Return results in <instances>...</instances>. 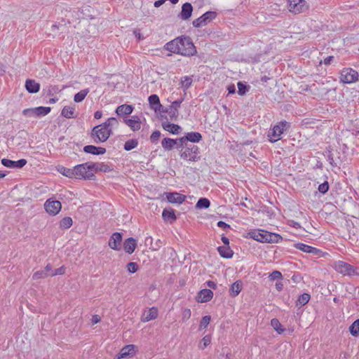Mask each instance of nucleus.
Returning a JSON list of instances; mask_svg holds the SVG:
<instances>
[{"instance_id":"f257e3e1","label":"nucleus","mask_w":359,"mask_h":359,"mask_svg":"<svg viewBox=\"0 0 359 359\" xmlns=\"http://www.w3.org/2000/svg\"><path fill=\"white\" fill-rule=\"evenodd\" d=\"M248 236L260 243H278L282 240L279 234L261 229L249 231Z\"/></svg>"},{"instance_id":"f03ea898","label":"nucleus","mask_w":359,"mask_h":359,"mask_svg":"<svg viewBox=\"0 0 359 359\" xmlns=\"http://www.w3.org/2000/svg\"><path fill=\"white\" fill-rule=\"evenodd\" d=\"M111 135L112 131L105 123L95 126L90 133V137L96 144L106 142Z\"/></svg>"},{"instance_id":"7ed1b4c3","label":"nucleus","mask_w":359,"mask_h":359,"mask_svg":"<svg viewBox=\"0 0 359 359\" xmlns=\"http://www.w3.org/2000/svg\"><path fill=\"white\" fill-rule=\"evenodd\" d=\"M290 127V123L286 121H281L270 129L268 133L269 140L271 142H276L281 139V135L284 131L287 130Z\"/></svg>"},{"instance_id":"20e7f679","label":"nucleus","mask_w":359,"mask_h":359,"mask_svg":"<svg viewBox=\"0 0 359 359\" xmlns=\"http://www.w3.org/2000/svg\"><path fill=\"white\" fill-rule=\"evenodd\" d=\"M179 41L180 55L184 56H192L196 53V47L189 36H179Z\"/></svg>"},{"instance_id":"39448f33","label":"nucleus","mask_w":359,"mask_h":359,"mask_svg":"<svg viewBox=\"0 0 359 359\" xmlns=\"http://www.w3.org/2000/svg\"><path fill=\"white\" fill-rule=\"evenodd\" d=\"M334 269L336 271L344 276H359V268L354 267L348 263L343 261H337L334 264Z\"/></svg>"},{"instance_id":"423d86ee","label":"nucleus","mask_w":359,"mask_h":359,"mask_svg":"<svg viewBox=\"0 0 359 359\" xmlns=\"http://www.w3.org/2000/svg\"><path fill=\"white\" fill-rule=\"evenodd\" d=\"M74 177L81 179H90L93 176V169L92 168L91 163H86L76 165L74 169Z\"/></svg>"},{"instance_id":"0eeeda50","label":"nucleus","mask_w":359,"mask_h":359,"mask_svg":"<svg viewBox=\"0 0 359 359\" xmlns=\"http://www.w3.org/2000/svg\"><path fill=\"white\" fill-rule=\"evenodd\" d=\"M358 73L352 68H344L341 71L340 81L344 83H351L358 80Z\"/></svg>"},{"instance_id":"6e6552de","label":"nucleus","mask_w":359,"mask_h":359,"mask_svg":"<svg viewBox=\"0 0 359 359\" xmlns=\"http://www.w3.org/2000/svg\"><path fill=\"white\" fill-rule=\"evenodd\" d=\"M217 17V13L215 11H207L201 17L194 20L192 25L194 27L199 28L207 25Z\"/></svg>"},{"instance_id":"1a4fd4ad","label":"nucleus","mask_w":359,"mask_h":359,"mask_svg":"<svg viewBox=\"0 0 359 359\" xmlns=\"http://www.w3.org/2000/svg\"><path fill=\"white\" fill-rule=\"evenodd\" d=\"M287 2L289 11L294 14L305 12L308 9L305 0H287Z\"/></svg>"},{"instance_id":"9d476101","label":"nucleus","mask_w":359,"mask_h":359,"mask_svg":"<svg viewBox=\"0 0 359 359\" xmlns=\"http://www.w3.org/2000/svg\"><path fill=\"white\" fill-rule=\"evenodd\" d=\"M180 156L182 158L191 161H197L200 159L199 148L196 147H187L186 150H180Z\"/></svg>"},{"instance_id":"9b49d317","label":"nucleus","mask_w":359,"mask_h":359,"mask_svg":"<svg viewBox=\"0 0 359 359\" xmlns=\"http://www.w3.org/2000/svg\"><path fill=\"white\" fill-rule=\"evenodd\" d=\"M44 208L48 215L55 216L61 210L62 204L59 201L49 198L45 202Z\"/></svg>"},{"instance_id":"f8f14e48","label":"nucleus","mask_w":359,"mask_h":359,"mask_svg":"<svg viewBox=\"0 0 359 359\" xmlns=\"http://www.w3.org/2000/svg\"><path fill=\"white\" fill-rule=\"evenodd\" d=\"M50 110L51 109L49 107H38L36 108L25 109L23 111V114L27 116H41L48 114Z\"/></svg>"},{"instance_id":"ddd939ff","label":"nucleus","mask_w":359,"mask_h":359,"mask_svg":"<svg viewBox=\"0 0 359 359\" xmlns=\"http://www.w3.org/2000/svg\"><path fill=\"white\" fill-rule=\"evenodd\" d=\"M294 247L296 249L299 250H301L302 252H306V253H309V254H312V255H314L320 256L321 254H322V251L320 249H318L316 248L308 245H306L305 243H294Z\"/></svg>"},{"instance_id":"4468645a","label":"nucleus","mask_w":359,"mask_h":359,"mask_svg":"<svg viewBox=\"0 0 359 359\" xmlns=\"http://www.w3.org/2000/svg\"><path fill=\"white\" fill-rule=\"evenodd\" d=\"M27 161L26 159L22 158L18 161H12L8 158H3L1 160V163L5 167L10 168H22L27 164Z\"/></svg>"},{"instance_id":"2eb2a0df","label":"nucleus","mask_w":359,"mask_h":359,"mask_svg":"<svg viewBox=\"0 0 359 359\" xmlns=\"http://www.w3.org/2000/svg\"><path fill=\"white\" fill-rule=\"evenodd\" d=\"M121 241L122 234L119 232H115L111 236L108 244L112 250H120Z\"/></svg>"},{"instance_id":"dca6fc26","label":"nucleus","mask_w":359,"mask_h":359,"mask_svg":"<svg viewBox=\"0 0 359 359\" xmlns=\"http://www.w3.org/2000/svg\"><path fill=\"white\" fill-rule=\"evenodd\" d=\"M123 122L130 128L133 131L139 130L141 128V121L139 116H133L131 118H123Z\"/></svg>"},{"instance_id":"f3484780","label":"nucleus","mask_w":359,"mask_h":359,"mask_svg":"<svg viewBox=\"0 0 359 359\" xmlns=\"http://www.w3.org/2000/svg\"><path fill=\"white\" fill-rule=\"evenodd\" d=\"M202 140V135L198 132L187 133L184 136L179 138L180 142H185L189 141L191 143L199 142Z\"/></svg>"},{"instance_id":"a211bd4d","label":"nucleus","mask_w":359,"mask_h":359,"mask_svg":"<svg viewBox=\"0 0 359 359\" xmlns=\"http://www.w3.org/2000/svg\"><path fill=\"white\" fill-rule=\"evenodd\" d=\"M184 97H181L180 99L172 102L171 105L169 107L170 111H168L170 119H176L178 117V109L180 107V104L184 101Z\"/></svg>"},{"instance_id":"6ab92c4d","label":"nucleus","mask_w":359,"mask_h":359,"mask_svg":"<svg viewBox=\"0 0 359 359\" xmlns=\"http://www.w3.org/2000/svg\"><path fill=\"white\" fill-rule=\"evenodd\" d=\"M192 12V5L189 2H186L182 5V11L178 15V17L183 20H187L191 18Z\"/></svg>"},{"instance_id":"aec40b11","label":"nucleus","mask_w":359,"mask_h":359,"mask_svg":"<svg viewBox=\"0 0 359 359\" xmlns=\"http://www.w3.org/2000/svg\"><path fill=\"white\" fill-rule=\"evenodd\" d=\"M166 198L169 203L182 204L186 199V196L182 194L172 192L167 193Z\"/></svg>"},{"instance_id":"412c9836","label":"nucleus","mask_w":359,"mask_h":359,"mask_svg":"<svg viewBox=\"0 0 359 359\" xmlns=\"http://www.w3.org/2000/svg\"><path fill=\"white\" fill-rule=\"evenodd\" d=\"M213 297V292L209 289L201 290L196 297V300L200 303L208 302L211 300Z\"/></svg>"},{"instance_id":"4be33fe9","label":"nucleus","mask_w":359,"mask_h":359,"mask_svg":"<svg viewBox=\"0 0 359 359\" xmlns=\"http://www.w3.org/2000/svg\"><path fill=\"white\" fill-rule=\"evenodd\" d=\"M135 346L133 344H129L123 346L120 353L116 355V359H121L127 356H132L135 354Z\"/></svg>"},{"instance_id":"5701e85b","label":"nucleus","mask_w":359,"mask_h":359,"mask_svg":"<svg viewBox=\"0 0 359 359\" xmlns=\"http://www.w3.org/2000/svg\"><path fill=\"white\" fill-rule=\"evenodd\" d=\"M179 37L168 42L165 45V49L171 53L180 54V48L179 47Z\"/></svg>"},{"instance_id":"b1692460","label":"nucleus","mask_w":359,"mask_h":359,"mask_svg":"<svg viewBox=\"0 0 359 359\" xmlns=\"http://www.w3.org/2000/svg\"><path fill=\"white\" fill-rule=\"evenodd\" d=\"M83 151L93 155H102L106 153V149L94 145H86L83 147Z\"/></svg>"},{"instance_id":"393cba45","label":"nucleus","mask_w":359,"mask_h":359,"mask_svg":"<svg viewBox=\"0 0 359 359\" xmlns=\"http://www.w3.org/2000/svg\"><path fill=\"white\" fill-rule=\"evenodd\" d=\"M133 109L134 107L133 105L124 104L117 107L116 109V114L118 116L130 115L133 113Z\"/></svg>"},{"instance_id":"a878e982","label":"nucleus","mask_w":359,"mask_h":359,"mask_svg":"<svg viewBox=\"0 0 359 359\" xmlns=\"http://www.w3.org/2000/svg\"><path fill=\"white\" fill-rule=\"evenodd\" d=\"M136 247H137V241L132 237L127 238L126 240H125V241L123 243L124 250L130 255L132 254L135 251Z\"/></svg>"},{"instance_id":"bb28decb","label":"nucleus","mask_w":359,"mask_h":359,"mask_svg":"<svg viewBox=\"0 0 359 359\" xmlns=\"http://www.w3.org/2000/svg\"><path fill=\"white\" fill-rule=\"evenodd\" d=\"M162 217L165 221L169 222L170 224H172L177 219L175 210L171 208H165L163 210Z\"/></svg>"},{"instance_id":"cd10ccee","label":"nucleus","mask_w":359,"mask_h":359,"mask_svg":"<svg viewBox=\"0 0 359 359\" xmlns=\"http://www.w3.org/2000/svg\"><path fill=\"white\" fill-rule=\"evenodd\" d=\"M25 88L29 93H36L40 90V84L33 79H27L25 81Z\"/></svg>"},{"instance_id":"c85d7f7f","label":"nucleus","mask_w":359,"mask_h":359,"mask_svg":"<svg viewBox=\"0 0 359 359\" xmlns=\"http://www.w3.org/2000/svg\"><path fill=\"white\" fill-rule=\"evenodd\" d=\"M148 100L149 105L153 110H154L156 112L161 110L162 104H161L159 97L157 95L153 94L150 95Z\"/></svg>"},{"instance_id":"c756f323","label":"nucleus","mask_w":359,"mask_h":359,"mask_svg":"<svg viewBox=\"0 0 359 359\" xmlns=\"http://www.w3.org/2000/svg\"><path fill=\"white\" fill-rule=\"evenodd\" d=\"M158 316V309L156 307L150 308L142 316L143 322H148L154 320Z\"/></svg>"},{"instance_id":"7c9ffc66","label":"nucleus","mask_w":359,"mask_h":359,"mask_svg":"<svg viewBox=\"0 0 359 359\" xmlns=\"http://www.w3.org/2000/svg\"><path fill=\"white\" fill-rule=\"evenodd\" d=\"M217 250L219 255L226 259L231 258L233 255V252L229 245L219 246Z\"/></svg>"},{"instance_id":"2f4dec72","label":"nucleus","mask_w":359,"mask_h":359,"mask_svg":"<svg viewBox=\"0 0 359 359\" xmlns=\"http://www.w3.org/2000/svg\"><path fill=\"white\" fill-rule=\"evenodd\" d=\"M177 141H179V139L174 140V139L165 137L162 140L161 145H162V147L165 151H170L175 147V144H177V142H178Z\"/></svg>"},{"instance_id":"473e14b6","label":"nucleus","mask_w":359,"mask_h":359,"mask_svg":"<svg viewBox=\"0 0 359 359\" xmlns=\"http://www.w3.org/2000/svg\"><path fill=\"white\" fill-rule=\"evenodd\" d=\"M162 127L164 130L172 134H178L181 130V127L180 126L168 122H163Z\"/></svg>"},{"instance_id":"72a5a7b5","label":"nucleus","mask_w":359,"mask_h":359,"mask_svg":"<svg viewBox=\"0 0 359 359\" xmlns=\"http://www.w3.org/2000/svg\"><path fill=\"white\" fill-rule=\"evenodd\" d=\"M92 168L93 169V172L97 171H101L104 172H110L112 170V168L110 165L104 163H91Z\"/></svg>"},{"instance_id":"f704fd0d","label":"nucleus","mask_w":359,"mask_h":359,"mask_svg":"<svg viewBox=\"0 0 359 359\" xmlns=\"http://www.w3.org/2000/svg\"><path fill=\"white\" fill-rule=\"evenodd\" d=\"M242 287V282L237 280L234 282L230 287V294L232 297H236L241 292Z\"/></svg>"},{"instance_id":"c9c22d12","label":"nucleus","mask_w":359,"mask_h":359,"mask_svg":"<svg viewBox=\"0 0 359 359\" xmlns=\"http://www.w3.org/2000/svg\"><path fill=\"white\" fill-rule=\"evenodd\" d=\"M192 81V79L190 76H186L182 78L180 84L184 91V95H186V90L191 86Z\"/></svg>"},{"instance_id":"e433bc0d","label":"nucleus","mask_w":359,"mask_h":359,"mask_svg":"<svg viewBox=\"0 0 359 359\" xmlns=\"http://www.w3.org/2000/svg\"><path fill=\"white\" fill-rule=\"evenodd\" d=\"M73 224L72 219L70 217H65L60 222V228L62 229H69Z\"/></svg>"},{"instance_id":"4c0bfd02","label":"nucleus","mask_w":359,"mask_h":359,"mask_svg":"<svg viewBox=\"0 0 359 359\" xmlns=\"http://www.w3.org/2000/svg\"><path fill=\"white\" fill-rule=\"evenodd\" d=\"M210 206V201L206 198H201L196 204L198 209H207Z\"/></svg>"},{"instance_id":"58836bf2","label":"nucleus","mask_w":359,"mask_h":359,"mask_svg":"<svg viewBox=\"0 0 359 359\" xmlns=\"http://www.w3.org/2000/svg\"><path fill=\"white\" fill-rule=\"evenodd\" d=\"M88 93V88L81 90V91L75 94L74 97V102L77 103L82 102L85 99Z\"/></svg>"},{"instance_id":"ea45409f","label":"nucleus","mask_w":359,"mask_h":359,"mask_svg":"<svg viewBox=\"0 0 359 359\" xmlns=\"http://www.w3.org/2000/svg\"><path fill=\"white\" fill-rule=\"evenodd\" d=\"M74 108L69 106H65L61 112L62 116L67 118H71L74 117Z\"/></svg>"},{"instance_id":"a19ab883","label":"nucleus","mask_w":359,"mask_h":359,"mask_svg":"<svg viewBox=\"0 0 359 359\" xmlns=\"http://www.w3.org/2000/svg\"><path fill=\"white\" fill-rule=\"evenodd\" d=\"M238 86V93L239 95H244L248 90H250V86L247 85L246 83L239 81L237 83Z\"/></svg>"},{"instance_id":"79ce46f5","label":"nucleus","mask_w":359,"mask_h":359,"mask_svg":"<svg viewBox=\"0 0 359 359\" xmlns=\"http://www.w3.org/2000/svg\"><path fill=\"white\" fill-rule=\"evenodd\" d=\"M351 335L357 337L359 335V319L355 320L349 327Z\"/></svg>"},{"instance_id":"37998d69","label":"nucleus","mask_w":359,"mask_h":359,"mask_svg":"<svg viewBox=\"0 0 359 359\" xmlns=\"http://www.w3.org/2000/svg\"><path fill=\"white\" fill-rule=\"evenodd\" d=\"M310 297V294L308 293L301 294L297 301V306H304L309 302Z\"/></svg>"},{"instance_id":"c03bdc74","label":"nucleus","mask_w":359,"mask_h":359,"mask_svg":"<svg viewBox=\"0 0 359 359\" xmlns=\"http://www.w3.org/2000/svg\"><path fill=\"white\" fill-rule=\"evenodd\" d=\"M57 171L61 173L62 175L69 177V178H73L74 177V172L73 170L69 168H66L63 166H60L57 168Z\"/></svg>"},{"instance_id":"a18cd8bd","label":"nucleus","mask_w":359,"mask_h":359,"mask_svg":"<svg viewBox=\"0 0 359 359\" xmlns=\"http://www.w3.org/2000/svg\"><path fill=\"white\" fill-rule=\"evenodd\" d=\"M271 325L278 334H281L285 331V329L282 327V325L277 318H273L271 320Z\"/></svg>"},{"instance_id":"49530a36","label":"nucleus","mask_w":359,"mask_h":359,"mask_svg":"<svg viewBox=\"0 0 359 359\" xmlns=\"http://www.w3.org/2000/svg\"><path fill=\"white\" fill-rule=\"evenodd\" d=\"M138 144L137 140L131 139L126 141L124 144V149L126 151H130L135 149Z\"/></svg>"},{"instance_id":"de8ad7c7","label":"nucleus","mask_w":359,"mask_h":359,"mask_svg":"<svg viewBox=\"0 0 359 359\" xmlns=\"http://www.w3.org/2000/svg\"><path fill=\"white\" fill-rule=\"evenodd\" d=\"M50 276V273H48L46 271L44 270H40V271H36L33 276H32V278L34 280H38V279H41V278H47L48 276Z\"/></svg>"},{"instance_id":"09e8293b","label":"nucleus","mask_w":359,"mask_h":359,"mask_svg":"<svg viewBox=\"0 0 359 359\" xmlns=\"http://www.w3.org/2000/svg\"><path fill=\"white\" fill-rule=\"evenodd\" d=\"M127 271L130 273H134L138 270V264L136 262H129L126 265Z\"/></svg>"},{"instance_id":"8fccbe9b","label":"nucleus","mask_w":359,"mask_h":359,"mask_svg":"<svg viewBox=\"0 0 359 359\" xmlns=\"http://www.w3.org/2000/svg\"><path fill=\"white\" fill-rule=\"evenodd\" d=\"M104 123L108 124V127L111 131L114 126H118V120L115 117L109 118Z\"/></svg>"},{"instance_id":"3c124183","label":"nucleus","mask_w":359,"mask_h":359,"mask_svg":"<svg viewBox=\"0 0 359 359\" xmlns=\"http://www.w3.org/2000/svg\"><path fill=\"white\" fill-rule=\"evenodd\" d=\"M325 156L332 166H337L338 161L334 159V154L330 151H326Z\"/></svg>"},{"instance_id":"603ef678","label":"nucleus","mask_w":359,"mask_h":359,"mask_svg":"<svg viewBox=\"0 0 359 359\" xmlns=\"http://www.w3.org/2000/svg\"><path fill=\"white\" fill-rule=\"evenodd\" d=\"M320 193L325 194L329 190L328 181H324L323 183L320 184L318 188Z\"/></svg>"},{"instance_id":"864d4df0","label":"nucleus","mask_w":359,"mask_h":359,"mask_svg":"<svg viewBox=\"0 0 359 359\" xmlns=\"http://www.w3.org/2000/svg\"><path fill=\"white\" fill-rule=\"evenodd\" d=\"M211 318L210 316H205L202 318L200 323V327L206 328L210 322Z\"/></svg>"},{"instance_id":"5fc2aeb1","label":"nucleus","mask_w":359,"mask_h":359,"mask_svg":"<svg viewBox=\"0 0 359 359\" xmlns=\"http://www.w3.org/2000/svg\"><path fill=\"white\" fill-rule=\"evenodd\" d=\"M161 137V133L158 130H155L150 136V140L152 143H157Z\"/></svg>"},{"instance_id":"6e6d98bb","label":"nucleus","mask_w":359,"mask_h":359,"mask_svg":"<svg viewBox=\"0 0 359 359\" xmlns=\"http://www.w3.org/2000/svg\"><path fill=\"white\" fill-rule=\"evenodd\" d=\"M210 344V339L208 336H205L199 345L201 349H204Z\"/></svg>"},{"instance_id":"4d7b16f0","label":"nucleus","mask_w":359,"mask_h":359,"mask_svg":"<svg viewBox=\"0 0 359 359\" xmlns=\"http://www.w3.org/2000/svg\"><path fill=\"white\" fill-rule=\"evenodd\" d=\"M269 278L271 280L281 279L283 278L282 273L278 271H273L270 275Z\"/></svg>"},{"instance_id":"13d9d810","label":"nucleus","mask_w":359,"mask_h":359,"mask_svg":"<svg viewBox=\"0 0 359 359\" xmlns=\"http://www.w3.org/2000/svg\"><path fill=\"white\" fill-rule=\"evenodd\" d=\"M65 267L64 266H62L60 268L56 269L54 270L52 273H50L51 276H55L57 275H63L65 273Z\"/></svg>"},{"instance_id":"bf43d9fd","label":"nucleus","mask_w":359,"mask_h":359,"mask_svg":"<svg viewBox=\"0 0 359 359\" xmlns=\"http://www.w3.org/2000/svg\"><path fill=\"white\" fill-rule=\"evenodd\" d=\"M218 227L222 228L223 229H229L230 225L223 221H219L217 224Z\"/></svg>"},{"instance_id":"052dcab7","label":"nucleus","mask_w":359,"mask_h":359,"mask_svg":"<svg viewBox=\"0 0 359 359\" xmlns=\"http://www.w3.org/2000/svg\"><path fill=\"white\" fill-rule=\"evenodd\" d=\"M189 141H186L185 142H180V146H183V150L187 149V147L191 148V147H196V145L193 144V143L190 142Z\"/></svg>"},{"instance_id":"680f3d73","label":"nucleus","mask_w":359,"mask_h":359,"mask_svg":"<svg viewBox=\"0 0 359 359\" xmlns=\"http://www.w3.org/2000/svg\"><path fill=\"white\" fill-rule=\"evenodd\" d=\"M100 320H101V318L98 315H93L92 316L91 321L93 325L98 323L99 322H100Z\"/></svg>"},{"instance_id":"e2e57ef3","label":"nucleus","mask_w":359,"mask_h":359,"mask_svg":"<svg viewBox=\"0 0 359 359\" xmlns=\"http://www.w3.org/2000/svg\"><path fill=\"white\" fill-rule=\"evenodd\" d=\"M206 285L210 287V288H212V289H214L215 290L217 288V284L216 283H215L214 281H212V280H208L206 282Z\"/></svg>"},{"instance_id":"0e129e2a","label":"nucleus","mask_w":359,"mask_h":359,"mask_svg":"<svg viewBox=\"0 0 359 359\" xmlns=\"http://www.w3.org/2000/svg\"><path fill=\"white\" fill-rule=\"evenodd\" d=\"M229 94H233L236 92V87L233 84L229 85L227 87Z\"/></svg>"},{"instance_id":"69168bd1","label":"nucleus","mask_w":359,"mask_h":359,"mask_svg":"<svg viewBox=\"0 0 359 359\" xmlns=\"http://www.w3.org/2000/svg\"><path fill=\"white\" fill-rule=\"evenodd\" d=\"M191 316V310L189 309H187L184 311V313H183V318H189Z\"/></svg>"},{"instance_id":"338daca9","label":"nucleus","mask_w":359,"mask_h":359,"mask_svg":"<svg viewBox=\"0 0 359 359\" xmlns=\"http://www.w3.org/2000/svg\"><path fill=\"white\" fill-rule=\"evenodd\" d=\"M334 60V56H327L324 59V64L328 65L331 63V62Z\"/></svg>"},{"instance_id":"774afa93","label":"nucleus","mask_w":359,"mask_h":359,"mask_svg":"<svg viewBox=\"0 0 359 359\" xmlns=\"http://www.w3.org/2000/svg\"><path fill=\"white\" fill-rule=\"evenodd\" d=\"M221 240H222V243H224V245H229V239L227 237L222 236L221 238Z\"/></svg>"}]
</instances>
